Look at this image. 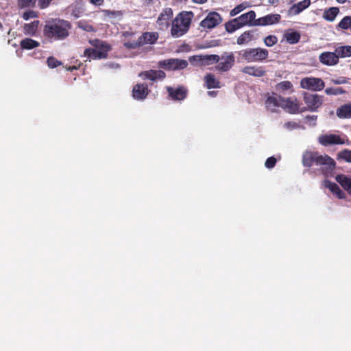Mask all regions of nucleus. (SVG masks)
<instances>
[{
  "instance_id": "obj_1",
  "label": "nucleus",
  "mask_w": 351,
  "mask_h": 351,
  "mask_svg": "<svg viewBox=\"0 0 351 351\" xmlns=\"http://www.w3.org/2000/svg\"><path fill=\"white\" fill-rule=\"evenodd\" d=\"M302 164L306 167H311L313 165L322 167V172L326 176L332 175L336 162L327 154L321 155L317 152L306 151L302 156Z\"/></svg>"
},
{
  "instance_id": "obj_2",
  "label": "nucleus",
  "mask_w": 351,
  "mask_h": 351,
  "mask_svg": "<svg viewBox=\"0 0 351 351\" xmlns=\"http://www.w3.org/2000/svg\"><path fill=\"white\" fill-rule=\"evenodd\" d=\"M71 23L60 19H52L46 21L43 27L44 36L54 40H62L69 36Z\"/></svg>"
},
{
  "instance_id": "obj_3",
  "label": "nucleus",
  "mask_w": 351,
  "mask_h": 351,
  "mask_svg": "<svg viewBox=\"0 0 351 351\" xmlns=\"http://www.w3.org/2000/svg\"><path fill=\"white\" fill-rule=\"evenodd\" d=\"M193 14L192 12H182L172 21L171 34L178 38L185 34L189 29Z\"/></svg>"
},
{
  "instance_id": "obj_4",
  "label": "nucleus",
  "mask_w": 351,
  "mask_h": 351,
  "mask_svg": "<svg viewBox=\"0 0 351 351\" xmlns=\"http://www.w3.org/2000/svg\"><path fill=\"white\" fill-rule=\"evenodd\" d=\"M242 58L247 62H261L269 56L267 49L261 47L247 48L240 51Z\"/></svg>"
},
{
  "instance_id": "obj_5",
  "label": "nucleus",
  "mask_w": 351,
  "mask_h": 351,
  "mask_svg": "<svg viewBox=\"0 0 351 351\" xmlns=\"http://www.w3.org/2000/svg\"><path fill=\"white\" fill-rule=\"evenodd\" d=\"M96 47L100 48V49L97 50L93 48H88L86 49L84 52V56L86 57L89 61H90V60L106 58L108 52L111 49L110 45L104 42H100V45Z\"/></svg>"
},
{
  "instance_id": "obj_6",
  "label": "nucleus",
  "mask_w": 351,
  "mask_h": 351,
  "mask_svg": "<svg viewBox=\"0 0 351 351\" xmlns=\"http://www.w3.org/2000/svg\"><path fill=\"white\" fill-rule=\"evenodd\" d=\"M303 100L306 106L302 107V112L305 111L316 112L323 104V97L317 94L304 93Z\"/></svg>"
},
{
  "instance_id": "obj_7",
  "label": "nucleus",
  "mask_w": 351,
  "mask_h": 351,
  "mask_svg": "<svg viewBox=\"0 0 351 351\" xmlns=\"http://www.w3.org/2000/svg\"><path fill=\"white\" fill-rule=\"evenodd\" d=\"M300 87L313 91H320L324 89L325 84L321 78L305 77L300 80Z\"/></svg>"
},
{
  "instance_id": "obj_8",
  "label": "nucleus",
  "mask_w": 351,
  "mask_h": 351,
  "mask_svg": "<svg viewBox=\"0 0 351 351\" xmlns=\"http://www.w3.org/2000/svg\"><path fill=\"white\" fill-rule=\"evenodd\" d=\"M281 108L290 114H298L302 112V107L296 97L285 98L280 97Z\"/></svg>"
},
{
  "instance_id": "obj_9",
  "label": "nucleus",
  "mask_w": 351,
  "mask_h": 351,
  "mask_svg": "<svg viewBox=\"0 0 351 351\" xmlns=\"http://www.w3.org/2000/svg\"><path fill=\"white\" fill-rule=\"evenodd\" d=\"M160 66L166 70L184 69L188 66L185 60L171 58L160 62Z\"/></svg>"
},
{
  "instance_id": "obj_10",
  "label": "nucleus",
  "mask_w": 351,
  "mask_h": 351,
  "mask_svg": "<svg viewBox=\"0 0 351 351\" xmlns=\"http://www.w3.org/2000/svg\"><path fill=\"white\" fill-rule=\"evenodd\" d=\"M222 22V17L217 12H211L202 20L200 26L204 29H212Z\"/></svg>"
},
{
  "instance_id": "obj_11",
  "label": "nucleus",
  "mask_w": 351,
  "mask_h": 351,
  "mask_svg": "<svg viewBox=\"0 0 351 351\" xmlns=\"http://www.w3.org/2000/svg\"><path fill=\"white\" fill-rule=\"evenodd\" d=\"M318 142L325 147L332 145H343L345 143L344 140L340 136L334 134L320 135L318 137Z\"/></svg>"
},
{
  "instance_id": "obj_12",
  "label": "nucleus",
  "mask_w": 351,
  "mask_h": 351,
  "mask_svg": "<svg viewBox=\"0 0 351 351\" xmlns=\"http://www.w3.org/2000/svg\"><path fill=\"white\" fill-rule=\"evenodd\" d=\"M221 59L222 61L218 64L217 69L221 72L229 71L235 62V58L232 53H224Z\"/></svg>"
},
{
  "instance_id": "obj_13",
  "label": "nucleus",
  "mask_w": 351,
  "mask_h": 351,
  "mask_svg": "<svg viewBox=\"0 0 351 351\" xmlns=\"http://www.w3.org/2000/svg\"><path fill=\"white\" fill-rule=\"evenodd\" d=\"M280 19L281 16L279 14H270L258 18L254 21L252 25L260 26L271 25L279 23Z\"/></svg>"
},
{
  "instance_id": "obj_14",
  "label": "nucleus",
  "mask_w": 351,
  "mask_h": 351,
  "mask_svg": "<svg viewBox=\"0 0 351 351\" xmlns=\"http://www.w3.org/2000/svg\"><path fill=\"white\" fill-rule=\"evenodd\" d=\"M256 13L254 10H250L247 13L243 14L237 18L234 19V22H238L241 27L245 25L254 26L252 25L256 21Z\"/></svg>"
},
{
  "instance_id": "obj_15",
  "label": "nucleus",
  "mask_w": 351,
  "mask_h": 351,
  "mask_svg": "<svg viewBox=\"0 0 351 351\" xmlns=\"http://www.w3.org/2000/svg\"><path fill=\"white\" fill-rule=\"evenodd\" d=\"M149 91L146 84H137L133 86L132 97L136 100H143L147 97Z\"/></svg>"
},
{
  "instance_id": "obj_16",
  "label": "nucleus",
  "mask_w": 351,
  "mask_h": 351,
  "mask_svg": "<svg viewBox=\"0 0 351 351\" xmlns=\"http://www.w3.org/2000/svg\"><path fill=\"white\" fill-rule=\"evenodd\" d=\"M320 62L328 66L335 65L339 62V58L335 51L334 52H323L319 57Z\"/></svg>"
},
{
  "instance_id": "obj_17",
  "label": "nucleus",
  "mask_w": 351,
  "mask_h": 351,
  "mask_svg": "<svg viewBox=\"0 0 351 351\" xmlns=\"http://www.w3.org/2000/svg\"><path fill=\"white\" fill-rule=\"evenodd\" d=\"M139 77L143 80H150L154 81L156 80H162L165 77V73L161 70H149L141 72Z\"/></svg>"
},
{
  "instance_id": "obj_18",
  "label": "nucleus",
  "mask_w": 351,
  "mask_h": 351,
  "mask_svg": "<svg viewBox=\"0 0 351 351\" xmlns=\"http://www.w3.org/2000/svg\"><path fill=\"white\" fill-rule=\"evenodd\" d=\"M241 71L245 74L258 77L264 76L266 73L264 66L256 65L244 66Z\"/></svg>"
},
{
  "instance_id": "obj_19",
  "label": "nucleus",
  "mask_w": 351,
  "mask_h": 351,
  "mask_svg": "<svg viewBox=\"0 0 351 351\" xmlns=\"http://www.w3.org/2000/svg\"><path fill=\"white\" fill-rule=\"evenodd\" d=\"M220 60V57L218 55H205V56H193L190 58L189 60L197 61L201 63V64L208 65L212 62H218Z\"/></svg>"
},
{
  "instance_id": "obj_20",
  "label": "nucleus",
  "mask_w": 351,
  "mask_h": 351,
  "mask_svg": "<svg viewBox=\"0 0 351 351\" xmlns=\"http://www.w3.org/2000/svg\"><path fill=\"white\" fill-rule=\"evenodd\" d=\"M173 17V10L170 8L164 9L159 14L157 23L160 27H168L169 21Z\"/></svg>"
},
{
  "instance_id": "obj_21",
  "label": "nucleus",
  "mask_w": 351,
  "mask_h": 351,
  "mask_svg": "<svg viewBox=\"0 0 351 351\" xmlns=\"http://www.w3.org/2000/svg\"><path fill=\"white\" fill-rule=\"evenodd\" d=\"M139 43L141 44V46H143L146 44L153 45L156 43L158 39V34L157 32H144L143 34L138 37Z\"/></svg>"
},
{
  "instance_id": "obj_22",
  "label": "nucleus",
  "mask_w": 351,
  "mask_h": 351,
  "mask_svg": "<svg viewBox=\"0 0 351 351\" xmlns=\"http://www.w3.org/2000/svg\"><path fill=\"white\" fill-rule=\"evenodd\" d=\"M167 90L169 95L174 100H183L186 97L187 94L186 90L182 87H179L176 89L169 87Z\"/></svg>"
},
{
  "instance_id": "obj_23",
  "label": "nucleus",
  "mask_w": 351,
  "mask_h": 351,
  "mask_svg": "<svg viewBox=\"0 0 351 351\" xmlns=\"http://www.w3.org/2000/svg\"><path fill=\"white\" fill-rule=\"evenodd\" d=\"M337 116L340 119L351 118V103L340 106L336 110Z\"/></svg>"
},
{
  "instance_id": "obj_24",
  "label": "nucleus",
  "mask_w": 351,
  "mask_h": 351,
  "mask_svg": "<svg viewBox=\"0 0 351 351\" xmlns=\"http://www.w3.org/2000/svg\"><path fill=\"white\" fill-rule=\"evenodd\" d=\"M335 180L348 192H351V177L345 174H338Z\"/></svg>"
},
{
  "instance_id": "obj_25",
  "label": "nucleus",
  "mask_w": 351,
  "mask_h": 351,
  "mask_svg": "<svg viewBox=\"0 0 351 351\" xmlns=\"http://www.w3.org/2000/svg\"><path fill=\"white\" fill-rule=\"evenodd\" d=\"M205 85L208 89L220 88V82L212 73H208L204 78Z\"/></svg>"
},
{
  "instance_id": "obj_26",
  "label": "nucleus",
  "mask_w": 351,
  "mask_h": 351,
  "mask_svg": "<svg viewBox=\"0 0 351 351\" xmlns=\"http://www.w3.org/2000/svg\"><path fill=\"white\" fill-rule=\"evenodd\" d=\"M280 97L269 96L265 101L267 108L271 112H275L277 107H281Z\"/></svg>"
},
{
  "instance_id": "obj_27",
  "label": "nucleus",
  "mask_w": 351,
  "mask_h": 351,
  "mask_svg": "<svg viewBox=\"0 0 351 351\" xmlns=\"http://www.w3.org/2000/svg\"><path fill=\"white\" fill-rule=\"evenodd\" d=\"M326 186L330 189V191L339 199H345L346 194L342 190L339 188V186L335 182H332L330 181L326 182Z\"/></svg>"
},
{
  "instance_id": "obj_28",
  "label": "nucleus",
  "mask_w": 351,
  "mask_h": 351,
  "mask_svg": "<svg viewBox=\"0 0 351 351\" xmlns=\"http://www.w3.org/2000/svg\"><path fill=\"white\" fill-rule=\"evenodd\" d=\"M254 39V30L244 32L237 40V43L239 45L247 44Z\"/></svg>"
},
{
  "instance_id": "obj_29",
  "label": "nucleus",
  "mask_w": 351,
  "mask_h": 351,
  "mask_svg": "<svg viewBox=\"0 0 351 351\" xmlns=\"http://www.w3.org/2000/svg\"><path fill=\"white\" fill-rule=\"evenodd\" d=\"M39 21H34L30 23H26L23 26V32L25 35L34 36L39 25Z\"/></svg>"
},
{
  "instance_id": "obj_30",
  "label": "nucleus",
  "mask_w": 351,
  "mask_h": 351,
  "mask_svg": "<svg viewBox=\"0 0 351 351\" xmlns=\"http://www.w3.org/2000/svg\"><path fill=\"white\" fill-rule=\"evenodd\" d=\"M20 46L23 49L30 50L40 46L39 42L32 38H25L21 40Z\"/></svg>"
},
{
  "instance_id": "obj_31",
  "label": "nucleus",
  "mask_w": 351,
  "mask_h": 351,
  "mask_svg": "<svg viewBox=\"0 0 351 351\" xmlns=\"http://www.w3.org/2000/svg\"><path fill=\"white\" fill-rule=\"evenodd\" d=\"M276 90L281 93H285L286 91L293 92V86L289 81H282L278 83L275 87Z\"/></svg>"
},
{
  "instance_id": "obj_32",
  "label": "nucleus",
  "mask_w": 351,
  "mask_h": 351,
  "mask_svg": "<svg viewBox=\"0 0 351 351\" xmlns=\"http://www.w3.org/2000/svg\"><path fill=\"white\" fill-rule=\"evenodd\" d=\"M339 12V9L337 7H332L324 11L323 17L328 21H333Z\"/></svg>"
},
{
  "instance_id": "obj_33",
  "label": "nucleus",
  "mask_w": 351,
  "mask_h": 351,
  "mask_svg": "<svg viewBox=\"0 0 351 351\" xmlns=\"http://www.w3.org/2000/svg\"><path fill=\"white\" fill-rule=\"evenodd\" d=\"M286 41L291 45L298 43L301 38L300 32L293 31L291 32H287L284 36Z\"/></svg>"
},
{
  "instance_id": "obj_34",
  "label": "nucleus",
  "mask_w": 351,
  "mask_h": 351,
  "mask_svg": "<svg viewBox=\"0 0 351 351\" xmlns=\"http://www.w3.org/2000/svg\"><path fill=\"white\" fill-rule=\"evenodd\" d=\"M310 4V0H303L298 2V3L294 4L291 9L293 12L294 14H298L304 9L307 8Z\"/></svg>"
},
{
  "instance_id": "obj_35",
  "label": "nucleus",
  "mask_w": 351,
  "mask_h": 351,
  "mask_svg": "<svg viewBox=\"0 0 351 351\" xmlns=\"http://www.w3.org/2000/svg\"><path fill=\"white\" fill-rule=\"evenodd\" d=\"M335 52L338 58L351 56V46H341L335 49Z\"/></svg>"
},
{
  "instance_id": "obj_36",
  "label": "nucleus",
  "mask_w": 351,
  "mask_h": 351,
  "mask_svg": "<svg viewBox=\"0 0 351 351\" xmlns=\"http://www.w3.org/2000/svg\"><path fill=\"white\" fill-rule=\"evenodd\" d=\"M337 159L351 163V150L348 149L341 150L337 154Z\"/></svg>"
},
{
  "instance_id": "obj_37",
  "label": "nucleus",
  "mask_w": 351,
  "mask_h": 351,
  "mask_svg": "<svg viewBox=\"0 0 351 351\" xmlns=\"http://www.w3.org/2000/svg\"><path fill=\"white\" fill-rule=\"evenodd\" d=\"M337 28L344 30L351 29V16H346L343 17L337 25Z\"/></svg>"
},
{
  "instance_id": "obj_38",
  "label": "nucleus",
  "mask_w": 351,
  "mask_h": 351,
  "mask_svg": "<svg viewBox=\"0 0 351 351\" xmlns=\"http://www.w3.org/2000/svg\"><path fill=\"white\" fill-rule=\"evenodd\" d=\"M325 93L328 95H338L345 93L341 87H329L325 89Z\"/></svg>"
},
{
  "instance_id": "obj_39",
  "label": "nucleus",
  "mask_w": 351,
  "mask_h": 351,
  "mask_svg": "<svg viewBox=\"0 0 351 351\" xmlns=\"http://www.w3.org/2000/svg\"><path fill=\"white\" fill-rule=\"evenodd\" d=\"M226 30L228 33H232L237 29L241 28L239 23L238 22H234V19L228 22L225 25Z\"/></svg>"
},
{
  "instance_id": "obj_40",
  "label": "nucleus",
  "mask_w": 351,
  "mask_h": 351,
  "mask_svg": "<svg viewBox=\"0 0 351 351\" xmlns=\"http://www.w3.org/2000/svg\"><path fill=\"white\" fill-rule=\"evenodd\" d=\"M37 0H17L18 6L21 8L34 7Z\"/></svg>"
},
{
  "instance_id": "obj_41",
  "label": "nucleus",
  "mask_w": 351,
  "mask_h": 351,
  "mask_svg": "<svg viewBox=\"0 0 351 351\" xmlns=\"http://www.w3.org/2000/svg\"><path fill=\"white\" fill-rule=\"evenodd\" d=\"M278 42V38L275 35H269L264 39V43L267 47H272Z\"/></svg>"
},
{
  "instance_id": "obj_42",
  "label": "nucleus",
  "mask_w": 351,
  "mask_h": 351,
  "mask_svg": "<svg viewBox=\"0 0 351 351\" xmlns=\"http://www.w3.org/2000/svg\"><path fill=\"white\" fill-rule=\"evenodd\" d=\"M77 27L84 31H86L88 32H90L94 31V27L92 25L88 24L85 21H80L77 23Z\"/></svg>"
},
{
  "instance_id": "obj_43",
  "label": "nucleus",
  "mask_w": 351,
  "mask_h": 351,
  "mask_svg": "<svg viewBox=\"0 0 351 351\" xmlns=\"http://www.w3.org/2000/svg\"><path fill=\"white\" fill-rule=\"evenodd\" d=\"M47 65L51 69L56 68L62 64V62L58 60L56 58L50 56L47 60Z\"/></svg>"
},
{
  "instance_id": "obj_44",
  "label": "nucleus",
  "mask_w": 351,
  "mask_h": 351,
  "mask_svg": "<svg viewBox=\"0 0 351 351\" xmlns=\"http://www.w3.org/2000/svg\"><path fill=\"white\" fill-rule=\"evenodd\" d=\"M38 17V14L34 10H27L23 14V19L25 21Z\"/></svg>"
},
{
  "instance_id": "obj_45",
  "label": "nucleus",
  "mask_w": 351,
  "mask_h": 351,
  "mask_svg": "<svg viewBox=\"0 0 351 351\" xmlns=\"http://www.w3.org/2000/svg\"><path fill=\"white\" fill-rule=\"evenodd\" d=\"M124 46L130 49H134L141 47V44L139 43V38L134 41H128L124 43Z\"/></svg>"
},
{
  "instance_id": "obj_46",
  "label": "nucleus",
  "mask_w": 351,
  "mask_h": 351,
  "mask_svg": "<svg viewBox=\"0 0 351 351\" xmlns=\"http://www.w3.org/2000/svg\"><path fill=\"white\" fill-rule=\"evenodd\" d=\"M101 12L104 13L105 16L117 17L122 15L121 11L102 10Z\"/></svg>"
},
{
  "instance_id": "obj_47",
  "label": "nucleus",
  "mask_w": 351,
  "mask_h": 351,
  "mask_svg": "<svg viewBox=\"0 0 351 351\" xmlns=\"http://www.w3.org/2000/svg\"><path fill=\"white\" fill-rule=\"evenodd\" d=\"M245 8V6L243 3L239 4L230 11V14L231 16H236L240 12H241Z\"/></svg>"
},
{
  "instance_id": "obj_48",
  "label": "nucleus",
  "mask_w": 351,
  "mask_h": 351,
  "mask_svg": "<svg viewBox=\"0 0 351 351\" xmlns=\"http://www.w3.org/2000/svg\"><path fill=\"white\" fill-rule=\"evenodd\" d=\"M276 163V159L274 156L269 157L265 163V165L268 169L274 167Z\"/></svg>"
},
{
  "instance_id": "obj_49",
  "label": "nucleus",
  "mask_w": 351,
  "mask_h": 351,
  "mask_svg": "<svg viewBox=\"0 0 351 351\" xmlns=\"http://www.w3.org/2000/svg\"><path fill=\"white\" fill-rule=\"evenodd\" d=\"M285 128L287 130H292L300 128V124L295 121H288L284 125Z\"/></svg>"
},
{
  "instance_id": "obj_50",
  "label": "nucleus",
  "mask_w": 351,
  "mask_h": 351,
  "mask_svg": "<svg viewBox=\"0 0 351 351\" xmlns=\"http://www.w3.org/2000/svg\"><path fill=\"white\" fill-rule=\"evenodd\" d=\"M53 0H38V6L40 9L47 8Z\"/></svg>"
},
{
  "instance_id": "obj_51",
  "label": "nucleus",
  "mask_w": 351,
  "mask_h": 351,
  "mask_svg": "<svg viewBox=\"0 0 351 351\" xmlns=\"http://www.w3.org/2000/svg\"><path fill=\"white\" fill-rule=\"evenodd\" d=\"M317 119V115H308L305 117L306 121L310 123V125L312 126H315L316 125Z\"/></svg>"
},
{
  "instance_id": "obj_52",
  "label": "nucleus",
  "mask_w": 351,
  "mask_h": 351,
  "mask_svg": "<svg viewBox=\"0 0 351 351\" xmlns=\"http://www.w3.org/2000/svg\"><path fill=\"white\" fill-rule=\"evenodd\" d=\"M90 3L93 5L100 6L104 3V0H89Z\"/></svg>"
},
{
  "instance_id": "obj_53",
  "label": "nucleus",
  "mask_w": 351,
  "mask_h": 351,
  "mask_svg": "<svg viewBox=\"0 0 351 351\" xmlns=\"http://www.w3.org/2000/svg\"><path fill=\"white\" fill-rule=\"evenodd\" d=\"M279 0H268V3L270 5H274L275 6H277L279 4Z\"/></svg>"
},
{
  "instance_id": "obj_54",
  "label": "nucleus",
  "mask_w": 351,
  "mask_h": 351,
  "mask_svg": "<svg viewBox=\"0 0 351 351\" xmlns=\"http://www.w3.org/2000/svg\"><path fill=\"white\" fill-rule=\"evenodd\" d=\"M192 1L196 3L202 4L206 3L207 0H192Z\"/></svg>"
},
{
  "instance_id": "obj_55",
  "label": "nucleus",
  "mask_w": 351,
  "mask_h": 351,
  "mask_svg": "<svg viewBox=\"0 0 351 351\" xmlns=\"http://www.w3.org/2000/svg\"><path fill=\"white\" fill-rule=\"evenodd\" d=\"M216 93H217V92H215V91H208V94L212 97H215L216 95Z\"/></svg>"
},
{
  "instance_id": "obj_56",
  "label": "nucleus",
  "mask_w": 351,
  "mask_h": 351,
  "mask_svg": "<svg viewBox=\"0 0 351 351\" xmlns=\"http://www.w3.org/2000/svg\"><path fill=\"white\" fill-rule=\"evenodd\" d=\"M72 15H73L75 18H79V17H80V15H79L77 12H75V11H74V10H73V12H72Z\"/></svg>"
},
{
  "instance_id": "obj_57",
  "label": "nucleus",
  "mask_w": 351,
  "mask_h": 351,
  "mask_svg": "<svg viewBox=\"0 0 351 351\" xmlns=\"http://www.w3.org/2000/svg\"><path fill=\"white\" fill-rule=\"evenodd\" d=\"M339 3H344L347 0H336Z\"/></svg>"
},
{
  "instance_id": "obj_58",
  "label": "nucleus",
  "mask_w": 351,
  "mask_h": 351,
  "mask_svg": "<svg viewBox=\"0 0 351 351\" xmlns=\"http://www.w3.org/2000/svg\"><path fill=\"white\" fill-rule=\"evenodd\" d=\"M73 69H76V67H75V66H70V67L68 69V70H69V71H73Z\"/></svg>"
},
{
  "instance_id": "obj_59",
  "label": "nucleus",
  "mask_w": 351,
  "mask_h": 351,
  "mask_svg": "<svg viewBox=\"0 0 351 351\" xmlns=\"http://www.w3.org/2000/svg\"><path fill=\"white\" fill-rule=\"evenodd\" d=\"M3 29V25L2 23L0 22V29Z\"/></svg>"
},
{
  "instance_id": "obj_60",
  "label": "nucleus",
  "mask_w": 351,
  "mask_h": 351,
  "mask_svg": "<svg viewBox=\"0 0 351 351\" xmlns=\"http://www.w3.org/2000/svg\"><path fill=\"white\" fill-rule=\"evenodd\" d=\"M335 83L337 84H340V82L339 81H335Z\"/></svg>"
}]
</instances>
